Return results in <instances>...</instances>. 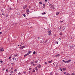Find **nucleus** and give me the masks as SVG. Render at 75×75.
<instances>
[{
	"instance_id": "56",
	"label": "nucleus",
	"mask_w": 75,
	"mask_h": 75,
	"mask_svg": "<svg viewBox=\"0 0 75 75\" xmlns=\"http://www.w3.org/2000/svg\"><path fill=\"white\" fill-rule=\"evenodd\" d=\"M40 43H41V44H42V42H40Z\"/></svg>"
},
{
	"instance_id": "24",
	"label": "nucleus",
	"mask_w": 75,
	"mask_h": 75,
	"mask_svg": "<svg viewBox=\"0 0 75 75\" xmlns=\"http://www.w3.org/2000/svg\"><path fill=\"white\" fill-rule=\"evenodd\" d=\"M34 64V62H32L31 63V64Z\"/></svg>"
},
{
	"instance_id": "36",
	"label": "nucleus",
	"mask_w": 75,
	"mask_h": 75,
	"mask_svg": "<svg viewBox=\"0 0 75 75\" xmlns=\"http://www.w3.org/2000/svg\"><path fill=\"white\" fill-rule=\"evenodd\" d=\"M60 35H62V33H60Z\"/></svg>"
},
{
	"instance_id": "63",
	"label": "nucleus",
	"mask_w": 75,
	"mask_h": 75,
	"mask_svg": "<svg viewBox=\"0 0 75 75\" xmlns=\"http://www.w3.org/2000/svg\"><path fill=\"white\" fill-rule=\"evenodd\" d=\"M30 28H33V27H30Z\"/></svg>"
},
{
	"instance_id": "13",
	"label": "nucleus",
	"mask_w": 75,
	"mask_h": 75,
	"mask_svg": "<svg viewBox=\"0 0 75 75\" xmlns=\"http://www.w3.org/2000/svg\"><path fill=\"white\" fill-rule=\"evenodd\" d=\"M52 60H51V61H49V63H50V64H51V62H52Z\"/></svg>"
},
{
	"instance_id": "21",
	"label": "nucleus",
	"mask_w": 75,
	"mask_h": 75,
	"mask_svg": "<svg viewBox=\"0 0 75 75\" xmlns=\"http://www.w3.org/2000/svg\"><path fill=\"white\" fill-rule=\"evenodd\" d=\"M40 4H42V3L41 2H39Z\"/></svg>"
},
{
	"instance_id": "50",
	"label": "nucleus",
	"mask_w": 75,
	"mask_h": 75,
	"mask_svg": "<svg viewBox=\"0 0 75 75\" xmlns=\"http://www.w3.org/2000/svg\"><path fill=\"white\" fill-rule=\"evenodd\" d=\"M35 63H37V61H35Z\"/></svg>"
},
{
	"instance_id": "52",
	"label": "nucleus",
	"mask_w": 75,
	"mask_h": 75,
	"mask_svg": "<svg viewBox=\"0 0 75 75\" xmlns=\"http://www.w3.org/2000/svg\"><path fill=\"white\" fill-rule=\"evenodd\" d=\"M61 71H62V70L61 69Z\"/></svg>"
},
{
	"instance_id": "10",
	"label": "nucleus",
	"mask_w": 75,
	"mask_h": 75,
	"mask_svg": "<svg viewBox=\"0 0 75 75\" xmlns=\"http://www.w3.org/2000/svg\"><path fill=\"white\" fill-rule=\"evenodd\" d=\"M27 7V5H25V6H24L23 7V8H25Z\"/></svg>"
},
{
	"instance_id": "17",
	"label": "nucleus",
	"mask_w": 75,
	"mask_h": 75,
	"mask_svg": "<svg viewBox=\"0 0 75 75\" xmlns=\"http://www.w3.org/2000/svg\"><path fill=\"white\" fill-rule=\"evenodd\" d=\"M61 28H62V26H60V28H59V30H61Z\"/></svg>"
},
{
	"instance_id": "58",
	"label": "nucleus",
	"mask_w": 75,
	"mask_h": 75,
	"mask_svg": "<svg viewBox=\"0 0 75 75\" xmlns=\"http://www.w3.org/2000/svg\"><path fill=\"white\" fill-rule=\"evenodd\" d=\"M11 73H12V72H13L12 71H11Z\"/></svg>"
},
{
	"instance_id": "34",
	"label": "nucleus",
	"mask_w": 75,
	"mask_h": 75,
	"mask_svg": "<svg viewBox=\"0 0 75 75\" xmlns=\"http://www.w3.org/2000/svg\"><path fill=\"white\" fill-rule=\"evenodd\" d=\"M67 75H70V74H69V73H68L67 74Z\"/></svg>"
},
{
	"instance_id": "8",
	"label": "nucleus",
	"mask_w": 75,
	"mask_h": 75,
	"mask_svg": "<svg viewBox=\"0 0 75 75\" xmlns=\"http://www.w3.org/2000/svg\"><path fill=\"white\" fill-rule=\"evenodd\" d=\"M60 54H57V55H56L55 56V57H59V56H60Z\"/></svg>"
},
{
	"instance_id": "4",
	"label": "nucleus",
	"mask_w": 75,
	"mask_h": 75,
	"mask_svg": "<svg viewBox=\"0 0 75 75\" xmlns=\"http://www.w3.org/2000/svg\"><path fill=\"white\" fill-rule=\"evenodd\" d=\"M25 48V46H22L21 47H19V48L20 49H21V50H22V49H23V48Z\"/></svg>"
},
{
	"instance_id": "32",
	"label": "nucleus",
	"mask_w": 75,
	"mask_h": 75,
	"mask_svg": "<svg viewBox=\"0 0 75 75\" xmlns=\"http://www.w3.org/2000/svg\"><path fill=\"white\" fill-rule=\"evenodd\" d=\"M70 48H72V46H71L70 47Z\"/></svg>"
},
{
	"instance_id": "29",
	"label": "nucleus",
	"mask_w": 75,
	"mask_h": 75,
	"mask_svg": "<svg viewBox=\"0 0 75 75\" xmlns=\"http://www.w3.org/2000/svg\"><path fill=\"white\" fill-rule=\"evenodd\" d=\"M43 6H44V7H45V5L44 4H43Z\"/></svg>"
},
{
	"instance_id": "27",
	"label": "nucleus",
	"mask_w": 75,
	"mask_h": 75,
	"mask_svg": "<svg viewBox=\"0 0 75 75\" xmlns=\"http://www.w3.org/2000/svg\"><path fill=\"white\" fill-rule=\"evenodd\" d=\"M71 75H74V73H72Z\"/></svg>"
},
{
	"instance_id": "54",
	"label": "nucleus",
	"mask_w": 75,
	"mask_h": 75,
	"mask_svg": "<svg viewBox=\"0 0 75 75\" xmlns=\"http://www.w3.org/2000/svg\"><path fill=\"white\" fill-rule=\"evenodd\" d=\"M9 9H10V10H11V8H10Z\"/></svg>"
},
{
	"instance_id": "47",
	"label": "nucleus",
	"mask_w": 75,
	"mask_h": 75,
	"mask_svg": "<svg viewBox=\"0 0 75 75\" xmlns=\"http://www.w3.org/2000/svg\"><path fill=\"white\" fill-rule=\"evenodd\" d=\"M36 70L37 71H38V69H36Z\"/></svg>"
},
{
	"instance_id": "39",
	"label": "nucleus",
	"mask_w": 75,
	"mask_h": 75,
	"mask_svg": "<svg viewBox=\"0 0 75 75\" xmlns=\"http://www.w3.org/2000/svg\"><path fill=\"white\" fill-rule=\"evenodd\" d=\"M47 42V40L46 41H45V43H46V42Z\"/></svg>"
},
{
	"instance_id": "16",
	"label": "nucleus",
	"mask_w": 75,
	"mask_h": 75,
	"mask_svg": "<svg viewBox=\"0 0 75 75\" xmlns=\"http://www.w3.org/2000/svg\"><path fill=\"white\" fill-rule=\"evenodd\" d=\"M13 60H15V61H16V58H13Z\"/></svg>"
},
{
	"instance_id": "12",
	"label": "nucleus",
	"mask_w": 75,
	"mask_h": 75,
	"mask_svg": "<svg viewBox=\"0 0 75 75\" xmlns=\"http://www.w3.org/2000/svg\"><path fill=\"white\" fill-rule=\"evenodd\" d=\"M17 54H14V57H17Z\"/></svg>"
},
{
	"instance_id": "43",
	"label": "nucleus",
	"mask_w": 75,
	"mask_h": 75,
	"mask_svg": "<svg viewBox=\"0 0 75 75\" xmlns=\"http://www.w3.org/2000/svg\"><path fill=\"white\" fill-rule=\"evenodd\" d=\"M1 33H1V32H0V34H1Z\"/></svg>"
},
{
	"instance_id": "44",
	"label": "nucleus",
	"mask_w": 75,
	"mask_h": 75,
	"mask_svg": "<svg viewBox=\"0 0 75 75\" xmlns=\"http://www.w3.org/2000/svg\"><path fill=\"white\" fill-rule=\"evenodd\" d=\"M11 69H12V70H13V68H11Z\"/></svg>"
},
{
	"instance_id": "62",
	"label": "nucleus",
	"mask_w": 75,
	"mask_h": 75,
	"mask_svg": "<svg viewBox=\"0 0 75 75\" xmlns=\"http://www.w3.org/2000/svg\"><path fill=\"white\" fill-rule=\"evenodd\" d=\"M29 73H30V71H29Z\"/></svg>"
},
{
	"instance_id": "42",
	"label": "nucleus",
	"mask_w": 75,
	"mask_h": 75,
	"mask_svg": "<svg viewBox=\"0 0 75 75\" xmlns=\"http://www.w3.org/2000/svg\"><path fill=\"white\" fill-rule=\"evenodd\" d=\"M18 74H19V75H20V74H21V73H19Z\"/></svg>"
},
{
	"instance_id": "31",
	"label": "nucleus",
	"mask_w": 75,
	"mask_h": 75,
	"mask_svg": "<svg viewBox=\"0 0 75 75\" xmlns=\"http://www.w3.org/2000/svg\"><path fill=\"white\" fill-rule=\"evenodd\" d=\"M11 65H13V64H14V63H11Z\"/></svg>"
},
{
	"instance_id": "46",
	"label": "nucleus",
	"mask_w": 75,
	"mask_h": 75,
	"mask_svg": "<svg viewBox=\"0 0 75 75\" xmlns=\"http://www.w3.org/2000/svg\"><path fill=\"white\" fill-rule=\"evenodd\" d=\"M35 69H37V67H36Z\"/></svg>"
},
{
	"instance_id": "38",
	"label": "nucleus",
	"mask_w": 75,
	"mask_h": 75,
	"mask_svg": "<svg viewBox=\"0 0 75 75\" xmlns=\"http://www.w3.org/2000/svg\"><path fill=\"white\" fill-rule=\"evenodd\" d=\"M38 40H40V37H38Z\"/></svg>"
},
{
	"instance_id": "5",
	"label": "nucleus",
	"mask_w": 75,
	"mask_h": 75,
	"mask_svg": "<svg viewBox=\"0 0 75 75\" xmlns=\"http://www.w3.org/2000/svg\"><path fill=\"white\" fill-rule=\"evenodd\" d=\"M71 60H68L67 61H66V63H69V62H71Z\"/></svg>"
},
{
	"instance_id": "33",
	"label": "nucleus",
	"mask_w": 75,
	"mask_h": 75,
	"mask_svg": "<svg viewBox=\"0 0 75 75\" xmlns=\"http://www.w3.org/2000/svg\"><path fill=\"white\" fill-rule=\"evenodd\" d=\"M0 62H1V63H2V62H3V61H1Z\"/></svg>"
},
{
	"instance_id": "15",
	"label": "nucleus",
	"mask_w": 75,
	"mask_h": 75,
	"mask_svg": "<svg viewBox=\"0 0 75 75\" xmlns=\"http://www.w3.org/2000/svg\"><path fill=\"white\" fill-rule=\"evenodd\" d=\"M63 71H65V70H66V69L65 68H63Z\"/></svg>"
},
{
	"instance_id": "35",
	"label": "nucleus",
	"mask_w": 75,
	"mask_h": 75,
	"mask_svg": "<svg viewBox=\"0 0 75 75\" xmlns=\"http://www.w3.org/2000/svg\"><path fill=\"white\" fill-rule=\"evenodd\" d=\"M47 1H48V0H45V2Z\"/></svg>"
},
{
	"instance_id": "1",
	"label": "nucleus",
	"mask_w": 75,
	"mask_h": 75,
	"mask_svg": "<svg viewBox=\"0 0 75 75\" xmlns=\"http://www.w3.org/2000/svg\"><path fill=\"white\" fill-rule=\"evenodd\" d=\"M50 8H52L53 10H54V9H55V8H54V6L52 4H50Z\"/></svg>"
},
{
	"instance_id": "51",
	"label": "nucleus",
	"mask_w": 75,
	"mask_h": 75,
	"mask_svg": "<svg viewBox=\"0 0 75 75\" xmlns=\"http://www.w3.org/2000/svg\"><path fill=\"white\" fill-rule=\"evenodd\" d=\"M24 73L25 74H26V71H25Z\"/></svg>"
},
{
	"instance_id": "40",
	"label": "nucleus",
	"mask_w": 75,
	"mask_h": 75,
	"mask_svg": "<svg viewBox=\"0 0 75 75\" xmlns=\"http://www.w3.org/2000/svg\"><path fill=\"white\" fill-rule=\"evenodd\" d=\"M29 8H31V6H29Z\"/></svg>"
},
{
	"instance_id": "22",
	"label": "nucleus",
	"mask_w": 75,
	"mask_h": 75,
	"mask_svg": "<svg viewBox=\"0 0 75 75\" xmlns=\"http://www.w3.org/2000/svg\"><path fill=\"white\" fill-rule=\"evenodd\" d=\"M35 65H36V64H34L33 65V66H35Z\"/></svg>"
},
{
	"instance_id": "25",
	"label": "nucleus",
	"mask_w": 75,
	"mask_h": 75,
	"mask_svg": "<svg viewBox=\"0 0 75 75\" xmlns=\"http://www.w3.org/2000/svg\"><path fill=\"white\" fill-rule=\"evenodd\" d=\"M63 22V21H60V23H62Z\"/></svg>"
},
{
	"instance_id": "23",
	"label": "nucleus",
	"mask_w": 75,
	"mask_h": 75,
	"mask_svg": "<svg viewBox=\"0 0 75 75\" xmlns=\"http://www.w3.org/2000/svg\"><path fill=\"white\" fill-rule=\"evenodd\" d=\"M11 57H9V59H11Z\"/></svg>"
},
{
	"instance_id": "48",
	"label": "nucleus",
	"mask_w": 75,
	"mask_h": 75,
	"mask_svg": "<svg viewBox=\"0 0 75 75\" xmlns=\"http://www.w3.org/2000/svg\"><path fill=\"white\" fill-rule=\"evenodd\" d=\"M45 64H47V63L46 62H45Z\"/></svg>"
},
{
	"instance_id": "11",
	"label": "nucleus",
	"mask_w": 75,
	"mask_h": 75,
	"mask_svg": "<svg viewBox=\"0 0 75 75\" xmlns=\"http://www.w3.org/2000/svg\"><path fill=\"white\" fill-rule=\"evenodd\" d=\"M46 14V13H45V12H44V13H42V14L43 15H44V14Z\"/></svg>"
},
{
	"instance_id": "14",
	"label": "nucleus",
	"mask_w": 75,
	"mask_h": 75,
	"mask_svg": "<svg viewBox=\"0 0 75 75\" xmlns=\"http://www.w3.org/2000/svg\"><path fill=\"white\" fill-rule=\"evenodd\" d=\"M2 49H3V48H2L1 50V51H2V52H3V51H4V50H2Z\"/></svg>"
},
{
	"instance_id": "49",
	"label": "nucleus",
	"mask_w": 75,
	"mask_h": 75,
	"mask_svg": "<svg viewBox=\"0 0 75 75\" xmlns=\"http://www.w3.org/2000/svg\"><path fill=\"white\" fill-rule=\"evenodd\" d=\"M29 70H30V69H31V68H29Z\"/></svg>"
},
{
	"instance_id": "64",
	"label": "nucleus",
	"mask_w": 75,
	"mask_h": 75,
	"mask_svg": "<svg viewBox=\"0 0 75 75\" xmlns=\"http://www.w3.org/2000/svg\"><path fill=\"white\" fill-rule=\"evenodd\" d=\"M10 75H11V74H10Z\"/></svg>"
},
{
	"instance_id": "59",
	"label": "nucleus",
	"mask_w": 75,
	"mask_h": 75,
	"mask_svg": "<svg viewBox=\"0 0 75 75\" xmlns=\"http://www.w3.org/2000/svg\"><path fill=\"white\" fill-rule=\"evenodd\" d=\"M65 30V28H64V29H63V30Z\"/></svg>"
},
{
	"instance_id": "9",
	"label": "nucleus",
	"mask_w": 75,
	"mask_h": 75,
	"mask_svg": "<svg viewBox=\"0 0 75 75\" xmlns=\"http://www.w3.org/2000/svg\"><path fill=\"white\" fill-rule=\"evenodd\" d=\"M56 14L57 16H58V14H59V12H57L56 13Z\"/></svg>"
},
{
	"instance_id": "61",
	"label": "nucleus",
	"mask_w": 75,
	"mask_h": 75,
	"mask_svg": "<svg viewBox=\"0 0 75 75\" xmlns=\"http://www.w3.org/2000/svg\"><path fill=\"white\" fill-rule=\"evenodd\" d=\"M58 64V63H57V64H56V66L57 65V64Z\"/></svg>"
},
{
	"instance_id": "2",
	"label": "nucleus",
	"mask_w": 75,
	"mask_h": 75,
	"mask_svg": "<svg viewBox=\"0 0 75 75\" xmlns=\"http://www.w3.org/2000/svg\"><path fill=\"white\" fill-rule=\"evenodd\" d=\"M28 53H27L26 54L24 55V57H26L28 55H29V54H30V53H31V52H28Z\"/></svg>"
},
{
	"instance_id": "60",
	"label": "nucleus",
	"mask_w": 75,
	"mask_h": 75,
	"mask_svg": "<svg viewBox=\"0 0 75 75\" xmlns=\"http://www.w3.org/2000/svg\"><path fill=\"white\" fill-rule=\"evenodd\" d=\"M71 38V39H72V38Z\"/></svg>"
},
{
	"instance_id": "55",
	"label": "nucleus",
	"mask_w": 75,
	"mask_h": 75,
	"mask_svg": "<svg viewBox=\"0 0 75 75\" xmlns=\"http://www.w3.org/2000/svg\"><path fill=\"white\" fill-rule=\"evenodd\" d=\"M66 72H64V74H66Z\"/></svg>"
},
{
	"instance_id": "57",
	"label": "nucleus",
	"mask_w": 75,
	"mask_h": 75,
	"mask_svg": "<svg viewBox=\"0 0 75 75\" xmlns=\"http://www.w3.org/2000/svg\"><path fill=\"white\" fill-rule=\"evenodd\" d=\"M54 63H53V65H54Z\"/></svg>"
},
{
	"instance_id": "26",
	"label": "nucleus",
	"mask_w": 75,
	"mask_h": 75,
	"mask_svg": "<svg viewBox=\"0 0 75 75\" xmlns=\"http://www.w3.org/2000/svg\"><path fill=\"white\" fill-rule=\"evenodd\" d=\"M23 16L25 17V14H23Z\"/></svg>"
},
{
	"instance_id": "37",
	"label": "nucleus",
	"mask_w": 75,
	"mask_h": 75,
	"mask_svg": "<svg viewBox=\"0 0 75 75\" xmlns=\"http://www.w3.org/2000/svg\"><path fill=\"white\" fill-rule=\"evenodd\" d=\"M6 17H8V15H7L6 16Z\"/></svg>"
},
{
	"instance_id": "45",
	"label": "nucleus",
	"mask_w": 75,
	"mask_h": 75,
	"mask_svg": "<svg viewBox=\"0 0 75 75\" xmlns=\"http://www.w3.org/2000/svg\"><path fill=\"white\" fill-rule=\"evenodd\" d=\"M63 61V62H65V60H63V61Z\"/></svg>"
},
{
	"instance_id": "18",
	"label": "nucleus",
	"mask_w": 75,
	"mask_h": 75,
	"mask_svg": "<svg viewBox=\"0 0 75 75\" xmlns=\"http://www.w3.org/2000/svg\"><path fill=\"white\" fill-rule=\"evenodd\" d=\"M33 54H35V52L34 51V52H33Z\"/></svg>"
},
{
	"instance_id": "20",
	"label": "nucleus",
	"mask_w": 75,
	"mask_h": 75,
	"mask_svg": "<svg viewBox=\"0 0 75 75\" xmlns=\"http://www.w3.org/2000/svg\"><path fill=\"white\" fill-rule=\"evenodd\" d=\"M14 71H15V72H16V71H17V69H15L14 70Z\"/></svg>"
},
{
	"instance_id": "30",
	"label": "nucleus",
	"mask_w": 75,
	"mask_h": 75,
	"mask_svg": "<svg viewBox=\"0 0 75 75\" xmlns=\"http://www.w3.org/2000/svg\"><path fill=\"white\" fill-rule=\"evenodd\" d=\"M56 43L57 44H58V41H57Z\"/></svg>"
},
{
	"instance_id": "19",
	"label": "nucleus",
	"mask_w": 75,
	"mask_h": 75,
	"mask_svg": "<svg viewBox=\"0 0 75 75\" xmlns=\"http://www.w3.org/2000/svg\"><path fill=\"white\" fill-rule=\"evenodd\" d=\"M33 72H35V70H33Z\"/></svg>"
},
{
	"instance_id": "7",
	"label": "nucleus",
	"mask_w": 75,
	"mask_h": 75,
	"mask_svg": "<svg viewBox=\"0 0 75 75\" xmlns=\"http://www.w3.org/2000/svg\"><path fill=\"white\" fill-rule=\"evenodd\" d=\"M37 67L38 68H40L41 67V65H39V66H37Z\"/></svg>"
},
{
	"instance_id": "53",
	"label": "nucleus",
	"mask_w": 75,
	"mask_h": 75,
	"mask_svg": "<svg viewBox=\"0 0 75 75\" xmlns=\"http://www.w3.org/2000/svg\"><path fill=\"white\" fill-rule=\"evenodd\" d=\"M64 62H65V63H67V61L66 62V61H65Z\"/></svg>"
},
{
	"instance_id": "41",
	"label": "nucleus",
	"mask_w": 75,
	"mask_h": 75,
	"mask_svg": "<svg viewBox=\"0 0 75 75\" xmlns=\"http://www.w3.org/2000/svg\"><path fill=\"white\" fill-rule=\"evenodd\" d=\"M6 71L7 72H8V69H6Z\"/></svg>"
},
{
	"instance_id": "28",
	"label": "nucleus",
	"mask_w": 75,
	"mask_h": 75,
	"mask_svg": "<svg viewBox=\"0 0 75 75\" xmlns=\"http://www.w3.org/2000/svg\"><path fill=\"white\" fill-rule=\"evenodd\" d=\"M1 49H2V48H0V51H1Z\"/></svg>"
},
{
	"instance_id": "6",
	"label": "nucleus",
	"mask_w": 75,
	"mask_h": 75,
	"mask_svg": "<svg viewBox=\"0 0 75 75\" xmlns=\"http://www.w3.org/2000/svg\"><path fill=\"white\" fill-rule=\"evenodd\" d=\"M26 11L28 14H29V13H28V12H29V10L27 9L26 10Z\"/></svg>"
},
{
	"instance_id": "3",
	"label": "nucleus",
	"mask_w": 75,
	"mask_h": 75,
	"mask_svg": "<svg viewBox=\"0 0 75 75\" xmlns=\"http://www.w3.org/2000/svg\"><path fill=\"white\" fill-rule=\"evenodd\" d=\"M51 31L50 30L48 32V34L49 35H51Z\"/></svg>"
}]
</instances>
